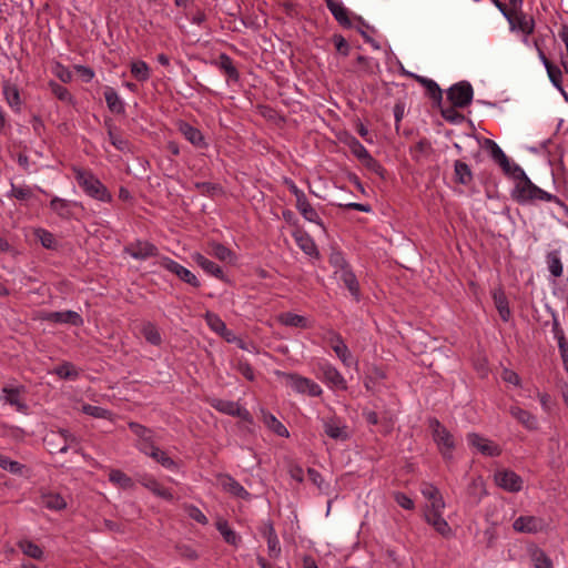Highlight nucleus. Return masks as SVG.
<instances>
[{"label":"nucleus","mask_w":568,"mask_h":568,"mask_svg":"<svg viewBox=\"0 0 568 568\" xmlns=\"http://www.w3.org/2000/svg\"><path fill=\"white\" fill-rule=\"evenodd\" d=\"M73 173L78 185L88 196L104 203L112 202L111 192L91 170L73 168Z\"/></svg>","instance_id":"1"},{"label":"nucleus","mask_w":568,"mask_h":568,"mask_svg":"<svg viewBox=\"0 0 568 568\" xmlns=\"http://www.w3.org/2000/svg\"><path fill=\"white\" fill-rule=\"evenodd\" d=\"M136 447L143 454L152 457L159 464L168 469H175L176 463L166 455L165 452L161 450L158 446H155L152 437L153 432L152 428H136Z\"/></svg>","instance_id":"2"},{"label":"nucleus","mask_w":568,"mask_h":568,"mask_svg":"<svg viewBox=\"0 0 568 568\" xmlns=\"http://www.w3.org/2000/svg\"><path fill=\"white\" fill-rule=\"evenodd\" d=\"M136 447L143 454L152 457L159 464L168 469H175L176 463L166 455L165 452L161 450L158 446H155L152 437L153 432L152 428H136Z\"/></svg>","instance_id":"3"},{"label":"nucleus","mask_w":568,"mask_h":568,"mask_svg":"<svg viewBox=\"0 0 568 568\" xmlns=\"http://www.w3.org/2000/svg\"><path fill=\"white\" fill-rule=\"evenodd\" d=\"M136 447L143 454L152 457L159 464L168 469H175L176 463L166 455L165 452L161 450L158 446H155L152 437L153 432L152 428H136Z\"/></svg>","instance_id":"4"},{"label":"nucleus","mask_w":568,"mask_h":568,"mask_svg":"<svg viewBox=\"0 0 568 568\" xmlns=\"http://www.w3.org/2000/svg\"><path fill=\"white\" fill-rule=\"evenodd\" d=\"M508 178L517 181L514 190L511 191V197L514 201L519 204H525L535 200L532 189H537V185L531 182L520 166L513 168V173Z\"/></svg>","instance_id":"5"},{"label":"nucleus","mask_w":568,"mask_h":568,"mask_svg":"<svg viewBox=\"0 0 568 568\" xmlns=\"http://www.w3.org/2000/svg\"><path fill=\"white\" fill-rule=\"evenodd\" d=\"M474 89L471 84L466 81L454 83L447 90V99L454 108L465 109L473 102Z\"/></svg>","instance_id":"6"},{"label":"nucleus","mask_w":568,"mask_h":568,"mask_svg":"<svg viewBox=\"0 0 568 568\" xmlns=\"http://www.w3.org/2000/svg\"><path fill=\"white\" fill-rule=\"evenodd\" d=\"M160 266L165 268L166 271L174 274L180 281L189 284L193 288H200L201 282L190 270L179 264L176 261L172 260L169 256L161 255L160 260L156 262Z\"/></svg>","instance_id":"7"},{"label":"nucleus","mask_w":568,"mask_h":568,"mask_svg":"<svg viewBox=\"0 0 568 568\" xmlns=\"http://www.w3.org/2000/svg\"><path fill=\"white\" fill-rule=\"evenodd\" d=\"M209 404L211 407H213L214 409H216L217 412H220L222 414L239 417L243 422L253 424L252 414L245 407H242L236 402L221 399V398H210Z\"/></svg>","instance_id":"8"},{"label":"nucleus","mask_w":568,"mask_h":568,"mask_svg":"<svg viewBox=\"0 0 568 568\" xmlns=\"http://www.w3.org/2000/svg\"><path fill=\"white\" fill-rule=\"evenodd\" d=\"M27 388L24 385H6L1 389L0 400L14 407L17 412L27 414L29 406L26 403Z\"/></svg>","instance_id":"9"},{"label":"nucleus","mask_w":568,"mask_h":568,"mask_svg":"<svg viewBox=\"0 0 568 568\" xmlns=\"http://www.w3.org/2000/svg\"><path fill=\"white\" fill-rule=\"evenodd\" d=\"M317 377L333 390L347 389V382L344 376L328 362L318 364Z\"/></svg>","instance_id":"10"},{"label":"nucleus","mask_w":568,"mask_h":568,"mask_svg":"<svg viewBox=\"0 0 568 568\" xmlns=\"http://www.w3.org/2000/svg\"><path fill=\"white\" fill-rule=\"evenodd\" d=\"M69 440L74 442L69 428L51 429L43 437V443L51 454L65 453L69 447Z\"/></svg>","instance_id":"11"},{"label":"nucleus","mask_w":568,"mask_h":568,"mask_svg":"<svg viewBox=\"0 0 568 568\" xmlns=\"http://www.w3.org/2000/svg\"><path fill=\"white\" fill-rule=\"evenodd\" d=\"M124 253L139 261L160 256V251L155 244L142 240H135L134 242L125 245Z\"/></svg>","instance_id":"12"},{"label":"nucleus","mask_w":568,"mask_h":568,"mask_svg":"<svg viewBox=\"0 0 568 568\" xmlns=\"http://www.w3.org/2000/svg\"><path fill=\"white\" fill-rule=\"evenodd\" d=\"M211 64L216 67L221 73L225 77L226 82L239 83L241 80L240 71L234 60L225 52H221L216 59L211 61Z\"/></svg>","instance_id":"13"},{"label":"nucleus","mask_w":568,"mask_h":568,"mask_svg":"<svg viewBox=\"0 0 568 568\" xmlns=\"http://www.w3.org/2000/svg\"><path fill=\"white\" fill-rule=\"evenodd\" d=\"M2 95L11 111L19 114L22 111L23 100L21 90L16 82L4 79L1 82Z\"/></svg>","instance_id":"14"},{"label":"nucleus","mask_w":568,"mask_h":568,"mask_svg":"<svg viewBox=\"0 0 568 568\" xmlns=\"http://www.w3.org/2000/svg\"><path fill=\"white\" fill-rule=\"evenodd\" d=\"M444 509L424 510V520L434 528L445 539H450L455 536L452 527L443 517Z\"/></svg>","instance_id":"15"},{"label":"nucleus","mask_w":568,"mask_h":568,"mask_svg":"<svg viewBox=\"0 0 568 568\" xmlns=\"http://www.w3.org/2000/svg\"><path fill=\"white\" fill-rule=\"evenodd\" d=\"M178 131L184 136V139L190 142L195 149L203 150L209 148V142L206 141L203 132L189 123L187 121L180 120L176 123Z\"/></svg>","instance_id":"16"},{"label":"nucleus","mask_w":568,"mask_h":568,"mask_svg":"<svg viewBox=\"0 0 568 568\" xmlns=\"http://www.w3.org/2000/svg\"><path fill=\"white\" fill-rule=\"evenodd\" d=\"M290 382V386L297 393L306 394L312 397L320 396L322 394L321 386L314 381L304 377L297 373H290L286 375Z\"/></svg>","instance_id":"17"},{"label":"nucleus","mask_w":568,"mask_h":568,"mask_svg":"<svg viewBox=\"0 0 568 568\" xmlns=\"http://www.w3.org/2000/svg\"><path fill=\"white\" fill-rule=\"evenodd\" d=\"M40 318L48 323L69 324L75 327H80L84 324L82 316L72 310L62 312H43Z\"/></svg>","instance_id":"18"},{"label":"nucleus","mask_w":568,"mask_h":568,"mask_svg":"<svg viewBox=\"0 0 568 568\" xmlns=\"http://www.w3.org/2000/svg\"><path fill=\"white\" fill-rule=\"evenodd\" d=\"M494 478L496 485L506 491L518 493L523 488L521 477L510 469L497 470Z\"/></svg>","instance_id":"19"},{"label":"nucleus","mask_w":568,"mask_h":568,"mask_svg":"<svg viewBox=\"0 0 568 568\" xmlns=\"http://www.w3.org/2000/svg\"><path fill=\"white\" fill-rule=\"evenodd\" d=\"M433 438L446 462L453 459V450L455 449V438L447 428H434Z\"/></svg>","instance_id":"20"},{"label":"nucleus","mask_w":568,"mask_h":568,"mask_svg":"<svg viewBox=\"0 0 568 568\" xmlns=\"http://www.w3.org/2000/svg\"><path fill=\"white\" fill-rule=\"evenodd\" d=\"M325 4L337 23L344 29H353V12L338 0H325Z\"/></svg>","instance_id":"21"},{"label":"nucleus","mask_w":568,"mask_h":568,"mask_svg":"<svg viewBox=\"0 0 568 568\" xmlns=\"http://www.w3.org/2000/svg\"><path fill=\"white\" fill-rule=\"evenodd\" d=\"M414 80L425 89V95L432 100L434 109H442L443 90L433 79L413 74Z\"/></svg>","instance_id":"22"},{"label":"nucleus","mask_w":568,"mask_h":568,"mask_svg":"<svg viewBox=\"0 0 568 568\" xmlns=\"http://www.w3.org/2000/svg\"><path fill=\"white\" fill-rule=\"evenodd\" d=\"M216 480L224 491L233 495L234 497L243 500L251 499L252 495L231 475L217 474Z\"/></svg>","instance_id":"23"},{"label":"nucleus","mask_w":568,"mask_h":568,"mask_svg":"<svg viewBox=\"0 0 568 568\" xmlns=\"http://www.w3.org/2000/svg\"><path fill=\"white\" fill-rule=\"evenodd\" d=\"M507 21L509 22V27L511 31H520L526 37L530 36L535 31V20L532 17L527 19V16L523 12V10L513 11L510 16H508Z\"/></svg>","instance_id":"24"},{"label":"nucleus","mask_w":568,"mask_h":568,"mask_svg":"<svg viewBox=\"0 0 568 568\" xmlns=\"http://www.w3.org/2000/svg\"><path fill=\"white\" fill-rule=\"evenodd\" d=\"M49 207L62 220H72L74 214L72 209L80 207L84 209L81 202L69 201L59 196H53L49 203Z\"/></svg>","instance_id":"25"},{"label":"nucleus","mask_w":568,"mask_h":568,"mask_svg":"<svg viewBox=\"0 0 568 568\" xmlns=\"http://www.w3.org/2000/svg\"><path fill=\"white\" fill-rule=\"evenodd\" d=\"M468 443L477 448V450L484 456L496 457L501 454V448L498 444L476 433H470L468 435Z\"/></svg>","instance_id":"26"},{"label":"nucleus","mask_w":568,"mask_h":568,"mask_svg":"<svg viewBox=\"0 0 568 568\" xmlns=\"http://www.w3.org/2000/svg\"><path fill=\"white\" fill-rule=\"evenodd\" d=\"M293 239L295 240L297 246L308 256L314 258H320L321 254L315 244L313 237L301 227H296V230L292 233Z\"/></svg>","instance_id":"27"},{"label":"nucleus","mask_w":568,"mask_h":568,"mask_svg":"<svg viewBox=\"0 0 568 568\" xmlns=\"http://www.w3.org/2000/svg\"><path fill=\"white\" fill-rule=\"evenodd\" d=\"M329 335V344L336 356L344 365L351 366L354 358L348 346L345 344L343 336L336 331H331Z\"/></svg>","instance_id":"28"},{"label":"nucleus","mask_w":568,"mask_h":568,"mask_svg":"<svg viewBox=\"0 0 568 568\" xmlns=\"http://www.w3.org/2000/svg\"><path fill=\"white\" fill-rule=\"evenodd\" d=\"M453 166L454 173L452 180L455 184L466 187L473 185L475 176L468 163L463 160H455Z\"/></svg>","instance_id":"29"},{"label":"nucleus","mask_w":568,"mask_h":568,"mask_svg":"<svg viewBox=\"0 0 568 568\" xmlns=\"http://www.w3.org/2000/svg\"><path fill=\"white\" fill-rule=\"evenodd\" d=\"M420 493L429 501V504L425 506L424 510L445 509V500L436 486L429 483H423Z\"/></svg>","instance_id":"30"},{"label":"nucleus","mask_w":568,"mask_h":568,"mask_svg":"<svg viewBox=\"0 0 568 568\" xmlns=\"http://www.w3.org/2000/svg\"><path fill=\"white\" fill-rule=\"evenodd\" d=\"M103 124L108 131V136L110 143L121 152L130 151V141L124 139L120 133L119 129L115 126L112 118H104Z\"/></svg>","instance_id":"31"},{"label":"nucleus","mask_w":568,"mask_h":568,"mask_svg":"<svg viewBox=\"0 0 568 568\" xmlns=\"http://www.w3.org/2000/svg\"><path fill=\"white\" fill-rule=\"evenodd\" d=\"M192 258L207 274L216 277L217 280H220V281H222L224 283H229L230 282V280L225 275L223 268L219 264H216L215 262H213V261L209 260L207 257H205L203 254L194 253L192 255Z\"/></svg>","instance_id":"32"},{"label":"nucleus","mask_w":568,"mask_h":568,"mask_svg":"<svg viewBox=\"0 0 568 568\" xmlns=\"http://www.w3.org/2000/svg\"><path fill=\"white\" fill-rule=\"evenodd\" d=\"M103 97L109 111L114 115H125V103L114 88L105 85Z\"/></svg>","instance_id":"33"},{"label":"nucleus","mask_w":568,"mask_h":568,"mask_svg":"<svg viewBox=\"0 0 568 568\" xmlns=\"http://www.w3.org/2000/svg\"><path fill=\"white\" fill-rule=\"evenodd\" d=\"M491 298L494 301V305L498 311V314L503 322H509L511 317V311L509 307V301L501 287L495 288L491 292Z\"/></svg>","instance_id":"34"},{"label":"nucleus","mask_w":568,"mask_h":568,"mask_svg":"<svg viewBox=\"0 0 568 568\" xmlns=\"http://www.w3.org/2000/svg\"><path fill=\"white\" fill-rule=\"evenodd\" d=\"M300 214L308 222L315 223L324 229L323 220L320 217L316 210L311 205L306 195L301 197V200H296L295 204Z\"/></svg>","instance_id":"35"},{"label":"nucleus","mask_w":568,"mask_h":568,"mask_svg":"<svg viewBox=\"0 0 568 568\" xmlns=\"http://www.w3.org/2000/svg\"><path fill=\"white\" fill-rule=\"evenodd\" d=\"M513 527L519 532L535 534L539 531L541 521L534 516H520L514 521Z\"/></svg>","instance_id":"36"},{"label":"nucleus","mask_w":568,"mask_h":568,"mask_svg":"<svg viewBox=\"0 0 568 568\" xmlns=\"http://www.w3.org/2000/svg\"><path fill=\"white\" fill-rule=\"evenodd\" d=\"M490 158L494 160L496 164L499 165L503 173L506 176H509L513 173V168L519 166L517 163L510 160L506 155V153L500 149V146L493 148V151L489 152Z\"/></svg>","instance_id":"37"},{"label":"nucleus","mask_w":568,"mask_h":568,"mask_svg":"<svg viewBox=\"0 0 568 568\" xmlns=\"http://www.w3.org/2000/svg\"><path fill=\"white\" fill-rule=\"evenodd\" d=\"M48 88L50 90V92L61 102L63 103H67L69 105H72V106H75L77 104V99L74 98V95L70 92V90L58 83L57 81L54 80H50L48 82Z\"/></svg>","instance_id":"38"},{"label":"nucleus","mask_w":568,"mask_h":568,"mask_svg":"<svg viewBox=\"0 0 568 568\" xmlns=\"http://www.w3.org/2000/svg\"><path fill=\"white\" fill-rule=\"evenodd\" d=\"M33 235L37 241L40 242L42 247L50 251H58L60 247V243L57 240L55 235L47 229L37 227L33 230Z\"/></svg>","instance_id":"39"},{"label":"nucleus","mask_w":568,"mask_h":568,"mask_svg":"<svg viewBox=\"0 0 568 568\" xmlns=\"http://www.w3.org/2000/svg\"><path fill=\"white\" fill-rule=\"evenodd\" d=\"M341 281L345 285V287L349 291V293L354 297V300L356 302H359L361 287H359L358 280L351 266L342 272Z\"/></svg>","instance_id":"40"},{"label":"nucleus","mask_w":568,"mask_h":568,"mask_svg":"<svg viewBox=\"0 0 568 568\" xmlns=\"http://www.w3.org/2000/svg\"><path fill=\"white\" fill-rule=\"evenodd\" d=\"M215 527L219 530V532L222 535V537L226 544H229L233 547L240 546L242 538L235 530H233L230 527L227 520L222 519V518L219 519L215 524Z\"/></svg>","instance_id":"41"},{"label":"nucleus","mask_w":568,"mask_h":568,"mask_svg":"<svg viewBox=\"0 0 568 568\" xmlns=\"http://www.w3.org/2000/svg\"><path fill=\"white\" fill-rule=\"evenodd\" d=\"M142 485L152 491L155 496L165 499L168 501H173L174 496L169 488L162 486L155 478L153 477H144L141 481Z\"/></svg>","instance_id":"42"},{"label":"nucleus","mask_w":568,"mask_h":568,"mask_svg":"<svg viewBox=\"0 0 568 568\" xmlns=\"http://www.w3.org/2000/svg\"><path fill=\"white\" fill-rule=\"evenodd\" d=\"M278 322L285 326L297 327L302 329H307L311 327L310 322L305 316L292 312L280 314Z\"/></svg>","instance_id":"43"},{"label":"nucleus","mask_w":568,"mask_h":568,"mask_svg":"<svg viewBox=\"0 0 568 568\" xmlns=\"http://www.w3.org/2000/svg\"><path fill=\"white\" fill-rule=\"evenodd\" d=\"M339 141L349 148L352 154L358 161L368 153V150L359 142V140L348 132H345L343 136H339Z\"/></svg>","instance_id":"44"},{"label":"nucleus","mask_w":568,"mask_h":568,"mask_svg":"<svg viewBox=\"0 0 568 568\" xmlns=\"http://www.w3.org/2000/svg\"><path fill=\"white\" fill-rule=\"evenodd\" d=\"M52 373L63 381H77L80 376V369L73 363L67 361L55 366Z\"/></svg>","instance_id":"45"},{"label":"nucleus","mask_w":568,"mask_h":568,"mask_svg":"<svg viewBox=\"0 0 568 568\" xmlns=\"http://www.w3.org/2000/svg\"><path fill=\"white\" fill-rule=\"evenodd\" d=\"M359 162L368 172L378 175L383 181L387 179V170L369 152Z\"/></svg>","instance_id":"46"},{"label":"nucleus","mask_w":568,"mask_h":568,"mask_svg":"<svg viewBox=\"0 0 568 568\" xmlns=\"http://www.w3.org/2000/svg\"><path fill=\"white\" fill-rule=\"evenodd\" d=\"M130 72L131 75L141 83L146 82L151 78V69L143 60L132 61L130 64Z\"/></svg>","instance_id":"47"},{"label":"nucleus","mask_w":568,"mask_h":568,"mask_svg":"<svg viewBox=\"0 0 568 568\" xmlns=\"http://www.w3.org/2000/svg\"><path fill=\"white\" fill-rule=\"evenodd\" d=\"M210 247H211L210 254H212L219 261L234 262L236 260L235 252L222 243L211 242Z\"/></svg>","instance_id":"48"},{"label":"nucleus","mask_w":568,"mask_h":568,"mask_svg":"<svg viewBox=\"0 0 568 568\" xmlns=\"http://www.w3.org/2000/svg\"><path fill=\"white\" fill-rule=\"evenodd\" d=\"M546 70L552 85L560 91L565 100L568 102V94L562 87V71L560 68L552 62L546 67Z\"/></svg>","instance_id":"49"},{"label":"nucleus","mask_w":568,"mask_h":568,"mask_svg":"<svg viewBox=\"0 0 568 568\" xmlns=\"http://www.w3.org/2000/svg\"><path fill=\"white\" fill-rule=\"evenodd\" d=\"M141 334L145 341L153 346H160L162 344L161 333L158 326L152 322H145L142 325Z\"/></svg>","instance_id":"50"},{"label":"nucleus","mask_w":568,"mask_h":568,"mask_svg":"<svg viewBox=\"0 0 568 568\" xmlns=\"http://www.w3.org/2000/svg\"><path fill=\"white\" fill-rule=\"evenodd\" d=\"M547 265L550 274L554 277H560L564 273V266L559 256V251L554 250L547 253L546 255Z\"/></svg>","instance_id":"51"},{"label":"nucleus","mask_w":568,"mask_h":568,"mask_svg":"<svg viewBox=\"0 0 568 568\" xmlns=\"http://www.w3.org/2000/svg\"><path fill=\"white\" fill-rule=\"evenodd\" d=\"M109 480L113 485L123 489H131L134 486L132 478L120 469H112L109 473Z\"/></svg>","instance_id":"52"},{"label":"nucleus","mask_w":568,"mask_h":568,"mask_svg":"<svg viewBox=\"0 0 568 568\" xmlns=\"http://www.w3.org/2000/svg\"><path fill=\"white\" fill-rule=\"evenodd\" d=\"M42 505L50 510H62L67 507L64 498L59 494H45L42 496Z\"/></svg>","instance_id":"53"},{"label":"nucleus","mask_w":568,"mask_h":568,"mask_svg":"<svg viewBox=\"0 0 568 568\" xmlns=\"http://www.w3.org/2000/svg\"><path fill=\"white\" fill-rule=\"evenodd\" d=\"M547 312L551 315V331L554 333V337L557 341V344H560L561 341L566 342L568 341L566 337V334L564 332V328L561 327V324L559 322L557 312L549 305H546Z\"/></svg>","instance_id":"54"},{"label":"nucleus","mask_w":568,"mask_h":568,"mask_svg":"<svg viewBox=\"0 0 568 568\" xmlns=\"http://www.w3.org/2000/svg\"><path fill=\"white\" fill-rule=\"evenodd\" d=\"M430 151H433V148L427 138H422L415 145L409 148L410 156L416 162H419L422 154H428Z\"/></svg>","instance_id":"55"},{"label":"nucleus","mask_w":568,"mask_h":568,"mask_svg":"<svg viewBox=\"0 0 568 568\" xmlns=\"http://www.w3.org/2000/svg\"><path fill=\"white\" fill-rule=\"evenodd\" d=\"M204 318L206 321L207 326L217 335H221L225 331L226 324L217 314L206 312Z\"/></svg>","instance_id":"56"},{"label":"nucleus","mask_w":568,"mask_h":568,"mask_svg":"<svg viewBox=\"0 0 568 568\" xmlns=\"http://www.w3.org/2000/svg\"><path fill=\"white\" fill-rule=\"evenodd\" d=\"M19 548L22 552L33 559H41L43 557L42 549L31 540H22L19 542Z\"/></svg>","instance_id":"57"},{"label":"nucleus","mask_w":568,"mask_h":568,"mask_svg":"<svg viewBox=\"0 0 568 568\" xmlns=\"http://www.w3.org/2000/svg\"><path fill=\"white\" fill-rule=\"evenodd\" d=\"M332 42L334 43V47L336 49V52L342 57H348L351 53V45L348 41L341 34V33H334L331 38Z\"/></svg>","instance_id":"58"},{"label":"nucleus","mask_w":568,"mask_h":568,"mask_svg":"<svg viewBox=\"0 0 568 568\" xmlns=\"http://www.w3.org/2000/svg\"><path fill=\"white\" fill-rule=\"evenodd\" d=\"M8 196L19 201H29L33 196V193L30 186H17L11 183V190L8 193Z\"/></svg>","instance_id":"59"},{"label":"nucleus","mask_w":568,"mask_h":568,"mask_svg":"<svg viewBox=\"0 0 568 568\" xmlns=\"http://www.w3.org/2000/svg\"><path fill=\"white\" fill-rule=\"evenodd\" d=\"M458 108H454L453 105L448 108H444L442 105V109H438L440 112V115L449 123H460L465 120L464 114L457 111Z\"/></svg>","instance_id":"60"},{"label":"nucleus","mask_w":568,"mask_h":568,"mask_svg":"<svg viewBox=\"0 0 568 568\" xmlns=\"http://www.w3.org/2000/svg\"><path fill=\"white\" fill-rule=\"evenodd\" d=\"M52 72L62 83H70L72 81V72L59 61L54 62Z\"/></svg>","instance_id":"61"},{"label":"nucleus","mask_w":568,"mask_h":568,"mask_svg":"<svg viewBox=\"0 0 568 568\" xmlns=\"http://www.w3.org/2000/svg\"><path fill=\"white\" fill-rule=\"evenodd\" d=\"M195 189L203 195L214 196L217 192H222V186L212 182H195Z\"/></svg>","instance_id":"62"},{"label":"nucleus","mask_w":568,"mask_h":568,"mask_svg":"<svg viewBox=\"0 0 568 568\" xmlns=\"http://www.w3.org/2000/svg\"><path fill=\"white\" fill-rule=\"evenodd\" d=\"M235 368L247 381L253 382L255 379L254 368L246 359L239 358Z\"/></svg>","instance_id":"63"},{"label":"nucleus","mask_w":568,"mask_h":568,"mask_svg":"<svg viewBox=\"0 0 568 568\" xmlns=\"http://www.w3.org/2000/svg\"><path fill=\"white\" fill-rule=\"evenodd\" d=\"M532 561L535 568H554L551 559L541 549H537L534 551Z\"/></svg>","instance_id":"64"}]
</instances>
